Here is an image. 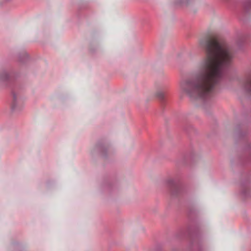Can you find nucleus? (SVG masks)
<instances>
[{
    "label": "nucleus",
    "mask_w": 251,
    "mask_h": 251,
    "mask_svg": "<svg viewBox=\"0 0 251 251\" xmlns=\"http://www.w3.org/2000/svg\"><path fill=\"white\" fill-rule=\"evenodd\" d=\"M199 44L206 57L199 63V70L181 83L182 90L190 99L201 100L205 114L211 113L213 96L231 67L233 55L228 46L208 38Z\"/></svg>",
    "instance_id": "nucleus-1"
},
{
    "label": "nucleus",
    "mask_w": 251,
    "mask_h": 251,
    "mask_svg": "<svg viewBox=\"0 0 251 251\" xmlns=\"http://www.w3.org/2000/svg\"><path fill=\"white\" fill-rule=\"evenodd\" d=\"M249 133L247 125L240 124L236 126L234 133L235 145L238 146L241 144L243 146L240 151L241 155H235L231 158L230 165L234 172L236 169H240L243 166L251 163V139L248 137Z\"/></svg>",
    "instance_id": "nucleus-2"
},
{
    "label": "nucleus",
    "mask_w": 251,
    "mask_h": 251,
    "mask_svg": "<svg viewBox=\"0 0 251 251\" xmlns=\"http://www.w3.org/2000/svg\"><path fill=\"white\" fill-rule=\"evenodd\" d=\"M241 87L238 91L239 99L245 108L243 100L249 101L251 100V66L247 70L245 76L242 79ZM243 116L246 118L247 115H250L251 119V109L247 110L243 114Z\"/></svg>",
    "instance_id": "nucleus-3"
},
{
    "label": "nucleus",
    "mask_w": 251,
    "mask_h": 251,
    "mask_svg": "<svg viewBox=\"0 0 251 251\" xmlns=\"http://www.w3.org/2000/svg\"><path fill=\"white\" fill-rule=\"evenodd\" d=\"M113 150L111 143L106 139L101 138L91 150L90 154L92 156L99 154L104 159H107Z\"/></svg>",
    "instance_id": "nucleus-4"
},
{
    "label": "nucleus",
    "mask_w": 251,
    "mask_h": 251,
    "mask_svg": "<svg viewBox=\"0 0 251 251\" xmlns=\"http://www.w3.org/2000/svg\"><path fill=\"white\" fill-rule=\"evenodd\" d=\"M241 182L239 183L240 191L239 193L244 201L251 199V175L250 173H242L239 175Z\"/></svg>",
    "instance_id": "nucleus-5"
},
{
    "label": "nucleus",
    "mask_w": 251,
    "mask_h": 251,
    "mask_svg": "<svg viewBox=\"0 0 251 251\" xmlns=\"http://www.w3.org/2000/svg\"><path fill=\"white\" fill-rule=\"evenodd\" d=\"M13 100L11 106V111L12 113L18 114L24 108V100L22 98L17 97L14 90L12 91Z\"/></svg>",
    "instance_id": "nucleus-6"
},
{
    "label": "nucleus",
    "mask_w": 251,
    "mask_h": 251,
    "mask_svg": "<svg viewBox=\"0 0 251 251\" xmlns=\"http://www.w3.org/2000/svg\"><path fill=\"white\" fill-rule=\"evenodd\" d=\"M20 74L13 72L8 73L3 70L0 72V83L7 85L12 84L13 81L19 77Z\"/></svg>",
    "instance_id": "nucleus-7"
},
{
    "label": "nucleus",
    "mask_w": 251,
    "mask_h": 251,
    "mask_svg": "<svg viewBox=\"0 0 251 251\" xmlns=\"http://www.w3.org/2000/svg\"><path fill=\"white\" fill-rule=\"evenodd\" d=\"M117 187L118 184L116 181L112 179L110 177L104 178L102 183L100 184V187L102 191L107 190L110 193L116 189Z\"/></svg>",
    "instance_id": "nucleus-8"
},
{
    "label": "nucleus",
    "mask_w": 251,
    "mask_h": 251,
    "mask_svg": "<svg viewBox=\"0 0 251 251\" xmlns=\"http://www.w3.org/2000/svg\"><path fill=\"white\" fill-rule=\"evenodd\" d=\"M242 6V13L243 15H251V0H243Z\"/></svg>",
    "instance_id": "nucleus-9"
},
{
    "label": "nucleus",
    "mask_w": 251,
    "mask_h": 251,
    "mask_svg": "<svg viewBox=\"0 0 251 251\" xmlns=\"http://www.w3.org/2000/svg\"><path fill=\"white\" fill-rule=\"evenodd\" d=\"M18 56L19 62L22 64H25L29 60V55L25 51L18 53Z\"/></svg>",
    "instance_id": "nucleus-10"
},
{
    "label": "nucleus",
    "mask_w": 251,
    "mask_h": 251,
    "mask_svg": "<svg viewBox=\"0 0 251 251\" xmlns=\"http://www.w3.org/2000/svg\"><path fill=\"white\" fill-rule=\"evenodd\" d=\"M155 97L158 99L162 104L166 102L165 93L162 90L159 89L155 93Z\"/></svg>",
    "instance_id": "nucleus-11"
},
{
    "label": "nucleus",
    "mask_w": 251,
    "mask_h": 251,
    "mask_svg": "<svg viewBox=\"0 0 251 251\" xmlns=\"http://www.w3.org/2000/svg\"><path fill=\"white\" fill-rule=\"evenodd\" d=\"M199 156L194 152L193 149L192 148L189 154H186L185 156L184 160H187L190 159L192 161H194Z\"/></svg>",
    "instance_id": "nucleus-12"
},
{
    "label": "nucleus",
    "mask_w": 251,
    "mask_h": 251,
    "mask_svg": "<svg viewBox=\"0 0 251 251\" xmlns=\"http://www.w3.org/2000/svg\"><path fill=\"white\" fill-rule=\"evenodd\" d=\"M12 245L15 251H23L25 249V246L19 242H14L12 243Z\"/></svg>",
    "instance_id": "nucleus-13"
},
{
    "label": "nucleus",
    "mask_w": 251,
    "mask_h": 251,
    "mask_svg": "<svg viewBox=\"0 0 251 251\" xmlns=\"http://www.w3.org/2000/svg\"><path fill=\"white\" fill-rule=\"evenodd\" d=\"M247 38V37H244L237 41V44L238 50L242 51L243 50V46L246 42Z\"/></svg>",
    "instance_id": "nucleus-14"
},
{
    "label": "nucleus",
    "mask_w": 251,
    "mask_h": 251,
    "mask_svg": "<svg viewBox=\"0 0 251 251\" xmlns=\"http://www.w3.org/2000/svg\"><path fill=\"white\" fill-rule=\"evenodd\" d=\"M184 131L188 134H190L191 132H195L196 129L193 126L191 125H187L184 127Z\"/></svg>",
    "instance_id": "nucleus-15"
},
{
    "label": "nucleus",
    "mask_w": 251,
    "mask_h": 251,
    "mask_svg": "<svg viewBox=\"0 0 251 251\" xmlns=\"http://www.w3.org/2000/svg\"><path fill=\"white\" fill-rule=\"evenodd\" d=\"M192 0H178L175 2V5H183L189 4Z\"/></svg>",
    "instance_id": "nucleus-16"
},
{
    "label": "nucleus",
    "mask_w": 251,
    "mask_h": 251,
    "mask_svg": "<svg viewBox=\"0 0 251 251\" xmlns=\"http://www.w3.org/2000/svg\"><path fill=\"white\" fill-rule=\"evenodd\" d=\"M162 246L161 244H157L156 245L155 249L156 251H160L162 249Z\"/></svg>",
    "instance_id": "nucleus-17"
},
{
    "label": "nucleus",
    "mask_w": 251,
    "mask_h": 251,
    "mask_svg": "<svg viewBox=\"0 0 251 251\" xmlns=\"http://www.w3.org/2000/svg\"><path fill=\"white\" fill-rule=\"evenodd\" d=\"M51 183V181L50 180H48L47 182V185L48 186H50V183Z\"/></svg>",
    "instance_id": "nucleus-18"
},
{
    "label": "nucleus",
    "mask_w": 251,
    "mask_h": 251,
    "mask_svg": "<svg viewBox=\"0 0 251 251\" xmlns=\"http://www.w3.org/2000/svg\"><path fill=\"white\" fill-rule=\"evenodd\" d=\"M90 51L91 53H94V52H95V50H93V49H91L90 50Z\"/></svg>",
    "instance_id": "nucleus-19"
},
{
    "label": "nucleus",
    "mask_w": 251,
    "mask_h": 251,
    "mask_svg": "<svg viewBox=\"0 0 251 251\" xmlns=\"http://www.w3.org/2000/svg\"><path fill=\"white\" fill-rule=\"evenodd\" d=\"M187 115H188V114H185V115L183 116V118L185 119L187 117Z\"/></svg>",
    "instance_id": "nucleus-20"
}]
</instances>
